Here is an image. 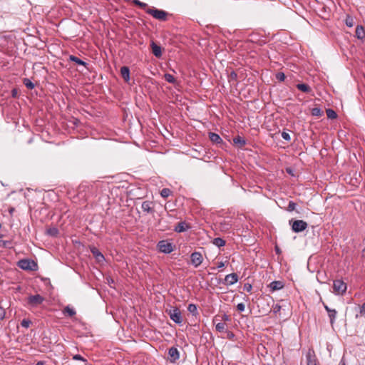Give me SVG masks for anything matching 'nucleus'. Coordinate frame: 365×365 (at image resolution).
Here are the masks:
<instances>
[{
    "mask_svg": "<svg viewBox=\"0 0 365 365\" xmlns=\"http://www.w3.org/2000/svg\"><path fill=\"white\" fill-rule=\"evenodd\" d=\"M146 13L151 15L155 19L162 21H165L168 16L170 15L167 11L156 9L155 7L148 8L146 9Z\"/></svg>",
    "mask_w": 365,
    "mask_h": 365,
    "instance_id": "obj_1",
    "label": "nucleus"
},
{
    "mask_svg": "<svg viewBox=\"0 0 365 365\" xmlns=\"http://www.w3.org/2000/svg\"><path fill=\"white\" fill-rule=\"evenodd\" d=\"M18 267L26 271H35L38 269V264L33 259H22L18 263Z\"/></svg>",
    "mask_w": 365,
    "mask_h": 365,
    "instance_id": "obj_2",
    "label": "nucleus"
},
{
    "mask_svg": "<svg viewBox=\"0 0 365 365\" xmlns=\"http://www.w3.org/2000/svg\"><path fill=\"white\" fill-rule=\"evenodd\" d=\"M294 232L298 233L307 228V223L302 220H290L289 222Z\"/></svg>",
    "mask_w": 365,
    "mask_h": 365,
    "instance_id": "obj_3",
    "label": "nucleus"
},
{
    "mask_svg": "<svg viewBox=\"0 0 365 365\" xmlns=\"http://www.w3.org/2000/svg\"><path fill=\"white\" fill-rule=\"evenodd\" d=\"M174 245L168 240H160L157 244V247L160 252L170 254L174 250Z\"/></svg>",
    "mask_w": 365,
    "mask_h": 365,
    "instance_id": "obj_4",
    "label": "nucleus"
},
{
    "mask_svg": "<svg viewBox=\"0 0 365 365\" xmlns=\"http://www.w3.org/2000/svg\"><path fill=\"white\" fill-rule=\"evenodd\" d=\"M346 284L341 279H335L333 282V292L335 294H343L346 291Z\"/></svg>",
    "mask_w": 365,
    "mask_h": 365,
    "instance_id": "obj_5",
    "label": "nucleus"
},
{
    "mask_svg": "<svg viewBox=\"0 0 365 365\" xmlns=\"http://www.w3.org/2000/svg\"><path fill=\"white\" fill-rule=\"evenodd\" d=\"M166 312L175 323L180 324L182 322L181 312L178 307H173L172 309L166 310Z\"/></svg>",
    "mask_w": 365,
    "mask_h": 365,
    "instance_id": "obj_6",
    "label": "nucleus"
},
{
    "mask_svg": "<svg viewBox=\"0 0 365 365\" xmlns=\"http://www.w3.org/2000/svg\"><path fill=\"white\" fill-rule=\"evenodd\" d=\"M191 264L194 267H198L203 262V257L199 252H194L190 255Z\"/></svg>",
    "mask_w": 365,
    "mask_h": 365,
    "instance_id": "obj_7",
    "label": "nucleus"
},
{
    "mask_svg": "<svg viewBox=\"0 0 365 365\" xmlns=\"http://www.w3.org/2000/svg\"><path fill=\"white\" fill-rule=\"evenodd\" d=\"M44 299L40 294L30 295L28 297L27 302L32 307H36L43 302Z\"/></svg>",
    "mask_w": 365,
    "mask_h": 365,
    "instance_id": "obj_8",
    "label": "nucleus"
},
{
    "mask_svg": "<svg viewBox=\"0 0 365 365\" xmlns=\"http://www.w3.org/2000/svg\"><path fill=\"white\" fill-rule=\"evenodd\" d=\"M168 356L170 362L175 363L180 358V353L178 349L175 346H172L168 349Z\"/></svg>",
    "mask_w": 365,
    "mask_h": 365,
    "instance_id": "obj_9",
    "label": "nucleus"
},
{
    "mask_svg": "<svg viewBox=\"0 0 365 365\" xmlns=\"http://www.w3.org/2000/svg\"><path fill=\"white\" fill-rule=\"evenodd\" d=\"M238 281V275L236 273L229 274L225 276L223 283L227 285H232Z\"/></svg>",
    "mask_w": 365,
    "mask_h": 365,
    "instance_id": "obj_10",
    "label": "nucleus"
},
{
    "mask_svg": "<svg viewBox=\"0 0 365 365\" xmlns=\"http://www.w3.org/2000/svg\"><path fill=\"white\" fill-rule=\"evenodd\" d=\"M307 365H317V360L314 350L309 349L306 355Z\"/></svg>",
    "mask_w": 365,
    "mask_h": 365,
    "instance_id": "obj_11",
    "label": "nucleus"
},
{
    "mask_svg": "<svg viewBox=\"0 0 365 365\" xmlns=\"http://www.w3.org/2000/svg\"><path fill=\"white\" fill-rule=\"evenodd\" d=\"M284 287V283L282 281H273L268 285V288L271 292L280 290Z\"/></svg>",
    "mask_w": 365,
    "mask_h": 365,
    "instance_id": "obj_12",
    "label": "nucleus"
},
{
    "mask_svg": "<svg viewBox=\"0 0 365 365\" xmlns=\"http://www.w3.org/2000/svg\"><path fill=\"white\" fill-rule=\"evenodd\" d=\"M190 228V225L189 224L186 223L185 221H182V222H178L175 225L173 230L176 232L180 233V232H185L187 230H189Z\"/></svg>",
    "mask_w": 365,
    "mask_h": 365,
    "instance_id": "obj_13",
    "label": "nucleus"
},
{
    "mask_svg": "<svg viewBox=\"0 0 365 365\" xmlns=\"http://www.w3.org/2000/svg\"><path fill=\"white\" fill-rule=\"evenodd\" d=\"M151 47V51L152 53L156 57V58H160L162 56V48L161 46L156 44L153 41H151L150 43Z\"/></svg>",
    "mask_w": 365,
    "mask_h": 365,
    "instance_id": "obj_14",
    "label": "nucleus"
},
{
    "mask_svg": "<svg viewBox=\"0 0 365 365\" xmlns=\"http://www.w3.org/2000/svg\"><path fill=\"white\" fill-rule=\"evenodd\" d=\"M90 250L97 262H101L105 260L104 255L96 247H91Z\"/></svg>",
    "mask_w": 365,
    "mask_h": 365,
    "instance_id": "obj_15",
    "label": "nucleus"
},
{
    "mask_svg": "<svg viewBox=\"0 0 365 365\" xmlns=\"http://www.w3.org/2000/svg\"><path fill=\"white\" fill-rule=\"evenodd\" d=\"M120 75L125 82L129 83L130 78V68L128 66H123L120 68Z\"/></svg>",
    "mask_w": 365,
    "mask_h": 365,
    "instance_id": "obj_16",
    "label": "nucleus"
},
{
    "mask_svg": "<svg viewBox=\"0 0 365 365\" xmlns=\"http://www.w3.org/2000/svg\"><path fill=\"white\" fill-rule=\"evenodd\" d=\"M153 202L151 201H144L142 203L141 207L144 212L148 213H153L155 210L153 208Z\"/></svg>",
    "mask_w": 365,
    "mask_h": 365,
    "instance_id": "obj_17",
    "label": "nucleus"
},
{
    "mask_svg": "<svg viewBox=\"0 0 365 365\" xmlns=\"http://www.w3.org/2000/svg\"><path fill=\"white\" fill-rule=\"evenodd\" d=\"M209 138L212 143L215 144H220L222 143V139L220 138V136L218 134L212 132L209 133Z\"/></svg>",
    "mask_w": 365,
    "mask_h": 365,
    "instance_id": "obj_18",
    "label": "nucleus"
},
{
    "mask_svg": "<svg viewBox=\"0 0 365 365\" xmlns=\"http://www.w3.org/2000/svg\"><path fill=\"white\" fill-rule=\"evenodd\" d=\"M356 36L357 38L364 40L365 38V30L362 26L358 25L356 28Z\"/></svg>",
    "mask_w": 365,
    "mask_h": 365,
    "instance_id": "obj_19",
    "label": "nucleus"
},
{
    "mask_svg": "<svg viewBox=\"0 0 365 365\" xmlns=\"http://www.w3.org/2000/svg\"><path fill=\"white\" fill-rule=\"evenodd\" d=\"M233 142L235 145H238L239 148H242L246 145V140L244 138H242L240 135H237L234 138Z\"/></svg>",
    "mask_w": 365,
    "mask_h": 365,
    "instance_id": "obj_20",
    "label": "nucleus"
},
{
    "mask_svg": "<svg viewBox=\"0 0 365 365\" xmlns=\"http://www.w3.org/2000/svg\"><path fill=\"white\" fill-rule=\"evenodd\" d=\"M296 87L297 89H299V91H302L304 93H309L312 91L311 87L308 84H306V83H298L296 86Z\"/></svg>",
    "mask_w": 365,
    "mask_h": 365,
    "instance_id": "obj_21",
    "label": "nucleus"
},
{
    "mask_svg": "<svg viewBox=\"0 0 365 365\" xmlns=\"http://www.w3.org/2000/svg\"><path fill=\"white\" fill-rule=\"evenodd\" d=\"M336 314H337V312L336 309H331V310H328V316L329 317L330 324L331 326H333L335 322Z\"/></svg>",
    "mask_w": 365,
    "mask_h": 365,
    "instance_id": "obj_22",
    "label": "nucleus"
},
{
    "mask_svg": "<svg viewBox=\"0 0 365 365\" xmlns=\"http://www.w3.org/2000/svg\"><path fill=\"white\" fill-rule=\"evenodd\" d=\"M69 59H70L71 61L75 62L78 65L83 66L85 67H86L87 65H88L87 63H86L85 61H83V60L80 59L79 58H78L76 56L71 55L69 56Z\"/></svg>",
    "mask_w": 365,
    "mask_h": 365,
    "instance_id": "obj_23",
    "label": "nucleus"
},
{
    "mask_svg": "<svg viewBox=\"0 0 365 365\" xmlns=\"http://www.w3.org/2000/svg\"><path fill=\"white\" fill-rule=\"evenodd\" d=\"M59 233L58 228L53 227L46 230V234L51 237H57Z\"/></svg>",
    "mask_w": 365,
    "mask_h": 365,
    "instance_id": "obj_24",
    "label": "nucleus"
},
{
    "mask_svg": "<svg viewBox=\"0 0 365 365\" xmlns=\"http://www.w3.org/2000/svg\"><path fill=\"white\" fill-rule=\"evenodd\" d=\"M187 311L190 312L193 316L196 317L199 314L197 307L194 304H190L187 307Z\"/></svg>",
    "mask_w": 365,
    "mask_h": 365,
    "instance_id": "obj_25",
    "label": "nucleus"
},
{
    "mask_svg": "<svg viewBox=\"0 0 365 365\" xmlns=\"http://www.w3.org/2000/svg\"><path fill=\"white\" fill-rule=\"evenodd\" d=\"M213 245L217 247H221L225 245V240L220 237H216L212 241Z\"/></svg>",
    "mask_w": 365,
    "mask_h": 365,
    "instance_id": "obj_26",
    "label": "nucleus"
},
{
    "mask_svg": "<svg viewBox=\"0 0 365 365\" xmlns=\"http://www.w3.org/2000/svg\"><path fill=\"white\" fill-rule=\"evenodd\" d=\"M220 320H222L224 322H227V321L230 320V316H228L226 314H222L221 317L219 315H217L214 317L213 322L215 323L216 321H220Z\"/></svg>",
    "mask_w": 365,
    "mask_h": 365,
    "instance_id": "obj_27",
    "label": "nucleus"
},
{
    "mask_svg": "<svg viewBox=\"0 0 365 365\" xmlns=\"http://www.w3.org/2000/svg\"><path fill=\"white\" fill-rule=\"evenodd\" d=\"M131 3L135 6H139L140 8H141L143 9L146 10L148 8L147 4H145L144 2H141L139 0H131Z\"/></svg>",
    "mask_w": 365,
    "mask_h": 365,
    "instance_id": "obj_28",
    "label": "nucleus"
},
{
    "mask_svg": "<svg viewBox=\"0 0 365 365\" xmlns=\"http://www.w3.org/2000/svg\"><path fill=\"white\" fill-rule=\"evenodd\" d=\"M327 118L329 119H336L337 118L336 113L331 108L327 109L326 110Z\"/></svg>",
    "mask_w": 365,
    "mask_h": 365,
    "instance_id": "obj_29",
    "label": "nucleus"
},
{
    "mask_svg": "<svg viewBox=\"0 0 365 365\" xmlns=\"http://www.w3.org/2000/svg\"><path fill=\"white\" fill-rule=\"evenodd\" d=\"M215 329L218 332H225L227 331L226 324L225 323L219 322L216 324Z\"/></svg>",
    "mask_w": 365,
    "mask_h": 365,
    "instance_id": "obj_30",
    "label": "nucleus"
},
{
    "mask_svg": "<svg viewBox=\"0 0 365 365\" xmlns=\"http://www.w3.org/2000/svg\"><path fill=\"white\" fill-rule=\"evenodd\" d=\"M24 86L29 89H33L35 87L34 83L29 78H24L23 80Z\"/></svg>",
    "mask_w": 365,
    "mask_h": 365,
    "instance_id": "obj_31",
    "label": "nucleus"
},
{
    "mask_svg": "<svg viewBox=\"0 0 365 365\" xmlns=\"http://www.w3.org/2000/svg\"><path fill=\"white\" fill-rule=\"evenodd\" d=\"M164 78L167 82L170 83H175L176 82L175 78L170 73H165L164 75Z\"/></svg>",
    "mask_w": 365,
    "mask_h": 365,
    "instance_id": "obj_32",
    "label": "nucleus"
},
{
    "mask_svg": "<svg viewBox=\"0 0 365 365\" xmlns=\"http://www.w3.org/2000/svg\"><path fill=\"white\" fill-rule=\"evenodd\" d=\"M311 113L313 116L317 117H321L323 115V111L319 108H312Z\"/></svg>",
    "mask_w": 365,
    "mask_h": 365,
    "instance_id": "obj_33",
    "label": "nucleus"
},
{
    "mask_svg": "<svg viewBox=\"0 0 365 365\" xmlns=\"http://www.w3.org/2000/svg\"><path fill=\"white\" fill-rule=\"evenodd\" d=\"M296 207H297V203H295L293 201H289V204H288V206L287 207V210L288 212H292V211L296 210V212L297 213H299V212L296 210Z\"/></svg>",
    "mask_w": 365,
    "mask_h": 365,
    "instance_id": "obj_34",
    "label": "nucleus"
},
{
    "mask_svg": "<svg viewBox=\"0 0 365 365\" xmlns=\"http://www.w3.org/2000/svg\"><path fill=\"white\" fill-rule=\"evenodd\" d=\"M172 194V191L169 188H163L160 191V195L163 198L168 197Z\"/></svg>",
    "mask_w": 365,
    "mask_h": 365,
    "instance_id": "obj_35",
    "label": "nucleus"
},
{
    "mask_svg": "<svg viewBox=\"0 0 365 365\" xmlns=\"http://www.w3.org/2000/svg\"><path fill=\"white\" fill-rule=\"evenodd\" d=\"M237 73L232 71L229 75H228V81L230 83L234 81V82H237Z\"/></svg>",
    "mask_w": 365,
    "mask_h": 365,
    "instance_id": "obj_36",
    "label": "nucleus"
},
{
    "mask_svg": "<svg viewBox=\"0 0 365 365\" xmlns=\"http://www.w3.org/2000/svg\"><path fill=\"white\" fill-rule=\"evenodd\" d=\"M63 313L67 314L70 317H73L76 314V311L67 306L64 308Z\"/></svg>",
    "mask_w": 365,
    "mask_h": 365,
    "instance_id": "obj_37",
    "label": "nucleus"
},
{
    "mask_svg": "<svg viewBox=\"0 0 365 365\" xmlns=\"http://www.w3.org/2000/svg\"><path fill=\"white\" fill-rule=\"evenodd\" d=\"M31 324V321L28 319H24L21 322V327L24 328H29Z\"/></svg>",
    "mask_w": 365,
    "mask_h": 365,
    "instance_id": "obj_38",
    "label": "nucleus"
},
{
    "mask_svg": "<svg viewBox=\"0 0 365 365\" xmlns=\"http://www.w3.org/2000/svg\"><path fill=\"white\" fill-rule=\"evenodd\" d=\"M275 77L280 82L284 81L286 78L285 74L283 72L277 73Z\"/></svg>",
    "mask_w": 365,
    "mask_h": 365,
    "instance_id": "obj_39",
    "label": "nucleus"
},
{
    "mask_svg": "<svg viewBox=\"0 0 365 365\" xmlns=\"http://www.w3.org/2000/svg\"><path fill=\"white\" fill-rule=\"evenodd\" d=\"M345 22H346V25L348 27H352L354 26V20L350 16L346 17Z\"/></svg>",
    "mask_w": 365,
    "mask_h": 365,
    "instance_id": "obj_40",
    "label": "nucleus"
},
{
    "mask_svg": "<svg viewBox=\"0 0 365 365\" xmlns=\"http://www.w3.org/2000/svg\"><path fill=\"white\" fill-rule=\"evenodd\" d=\"M282 137L284 140H285L287 141H290V140H291L290 135L288 133L284 132V131L282 133Z\"/></svg>",
    "mask_w": 365,
    "mask_h": 365,
    "instance_id": "obj_41",
    "label": "nucleus"
},
{
    "mask_svg": "<svg viewBox=\"0 0 365 365\" xmlns=\"http://www.w3.org/2000/svg\"><path fill=\"white\" fill-rule=\"evenodd\" d=\"M73 359L86 361V359L81 356L80 354H76L73 356Z\"/></svg>",
    "mask_w": 365,
    "mask_h": 365,
    "instance_id": "obj_42",
    "label": "nucleus"
},
{
    "mask_svg": "<svg viewBox=\"0 0 365 365\" xmlns=\"http://www.w3.org/2000/svg\"><path fill=\"white\" fill-rule=\"evenodd\" d=\"M245 304L243 303H239L237 305V309L239 312H243V311H245Z\"/></svg>",
    "mask_w": 365,
    "mask_h": 365,
    "instance_id": "obj_43",
    "label": "nucleus"
},
{
    "mask_svg": "<svg viewBox=\"0 0 365 365\" xmlns=\"http://www.w3.org/2000/svg\"><path fill=\"white\" fill-rule=\"evenodd\" d=\"M17 93H18L17 88H13L11 90V97L16 98L17 96Z\"/></svg>",
    "mask_w": 365,
    "mask_h": 365,
    "instance_id": "obj_44",
    "label": "nucleus"
},
{
    "mask_svg": "<svg viewBox=\"0 0 365 365\" xmlns=\"http://www.w3.org/2000/svg\"><path fill=\"white\" fill-rule=\"evenodd\" d=\"M226 332L227 334V338L228 339H232L235 337V334H234V333L232 331H227Z\"/></svg>",
    "mask_w": 365,
    "mask_h": 365,
    "instance_id": "obj_45",
    "label": "nucleus"
},
{
    "mask_svg": "<svg viewBox=\"0 0 365 365\" xmlns=\"http://www.w3.org/2000/svg\"><path fill=\"white\" fill-rule=\"evenodd\" d=\"M280 309H281V306L279 304H276L273 308V311L274 313L279 312L280 311Z\"/></svg>",
    "mask_w": 365,
    "mask_h": 365,
    "instance_id": "obj_46",
    "label": "nucleus"
},
{
    "mask_svg": "<svg viewBox=\"0 0 365 365\" xmlns=\"http://www.w3.org/2000/svg\"><path fill=\"white\" fill-rule=\"evenodd\" d=\"M9 96H10V94H9V93H8V92H7V91H4V93H1V101L4 99V98H3V97H4V98H8Z\"/></svg>",
    "mask_w": 365,
    "mask_h": 365,
    "instance_id": "obj_47",
    "label": "nucleus"
},
{
    "mask_svg": "<svg viewBox=\"0 0 365 365\" xmlns=\"http://www.w3.org/2000/svg\"><path fill=\"white\" fill-rule=\"evenodd\" d=\"M244 289L247 292H250L252 289V285L250 284H245L244 286Z\"/></svg>",
    "mask_w": 365,
    "mask_h": 365,
    "instance_id": "obj_48",
    "label": "nucleus"
},
{
    "mask_svg": "<svg viewBox=\"0 0 365 365\" xmlns=\"http://www.w3.org/2000/svg\"><path fill=\"white\" fill-rule=\"evenodd\" d=\"M360 313L363 315H365V302L362 304L360 308Z\"/></svg>",
    "mask_w": 365,
    "mask_h": 365,
    "instance_id": "obj_49",
    "label": "nucleus"
},
{
    "mask_svg": "<svg viewBox=\"0 0 365 365\" xmlns=\"http://www.w3.org/2000/svg\"><path fill=\"white\" fill-rule=\"evenodd\" d=\"M9 245H10L9 242L1 240V246L4 247H9Z\"/></svg>",
    "mask_w": 365,
    "mask_h": 365,
    "instance_id": "obj_50",
    "label": "nucleus"
},
{
    "mask_svg": "<svg viewBox=\"0 0 365 365\" xmlns=\"http://www.w3.org/2000/svg\"><path fill=\"white\" fill-rule=\"evenodd\" d=\"M274 250H275L276 254H277V255H280L281 254L282 251H281L280 248L278 246H276Z\"/></svg>",
    "mask_w": 365,
    "mask_h": 365,
    "instance_id": "obj_51",
    "label": "nucleus"
},
{
    "mask_svg": "<svg viewBox=\"0 0 365 365\" xmlns=\"http://www.w3.org/2000/svg\"><path fill=\"white\" fill-rule=\"evenodd\" d=\"M224 267H225V262H218V264H217V267L218 268H222Z\"/></svg>",
    "mask_w": 365,
    "mask_h": 365,
    "instance_id": "obj_52",
    "label": "nucleus"
},
{
    "mask_svg": "<svg viewBox=\"0 0 365 365\" xmlns=\"http://www.w3.org/2000/svg\"><path fill=\"white\" fill-rule=\"evenodd\" d=\"M323 306L324 307V309H326V311L328 312V310H331V309L330 307H329L324 302H323Z\"/></svg>",
    "mask_w": 365,
    "mask_h": 365,
    "instance_id": "obj_53",
    "label": "nucleus"
},
{
    "mask_svg": "<svg viewBox=\"0 0 365 365\" xmlns=\"http://www.w3.org/2000/svg\"><path fill=\"white\" fill-rule=\"evenodd\" d=\"M340 365H346L344 361V357L341 359V360L340 361Z\"/></svg>",
    "mask_w": 365,
    "mask_h": 365,
    "instance_id": "obj_54",
    "label": "nucleus"
},
{
    "mask_svg": "<svg viewBox=\"0 0 365 365\" xmlns=\"http://www.w3.org/2000/svg\"><path fill=\"white\" fill-rule=\"evenodd\" d=\"M43 364H44V362H43V361H38V362L36 363V365H43Z\"/></svg>",
    "mask_w": 365,
    "mask_h": 365,
    "instance_id": "obj_55",
    "label": "nucleus"
},
{
    "mask_svg": "<svg viewBox=\"0 0 365 365\" xmlns=\"http://www.w3.org/2000/svg\"><path fill=\"white\" fill-rule=\"evenodd\" d=\"M361 255H362L363 257H365V248L363 249L362 252H361Z\"/></svg>",
    "mask_w": 365,
    "mask_h": 365,
    "instance_id": "obj_56",
    "label": "nucleus"
},
{
    "mask_svg": "<svg viewBox=\"0 0 365 365\" xmlns=\"http://www.w3.org/2000/svg\"><path fill=\"white\" fill-rule=\"evenodd\" d=\"M14 210V208H11V209L9 210V212L11 213Z\"/></svg>",
    "mask_w": 365,
    "mask_h": 365,
    "instance_id": "obj_57",
    "label": "nucleus"
},
{
    "mask_svg": "<svg viewBox=\"0 0 365 365\" xmlns=\"http://www.w3.org/2000/svg\"><path fill=\"white\" fill-rule=\"evenodd\" d=\"M287 173H291V170H290L287 169Z\"/></svg>",
    "mask_w": 365,
    "mask_h": 365,
    "instance_id": "obj_58",
    "label": "nucleus"
},
{
    "mask_svg": "<svg viewBox=\"0 0 365 365\" xmlns=\"http://www.w3.org/2000/svg\"><path fill=\"white\" fill-rule=\"evenodd\" d=\"M3 63V62L1 61V63ZM3 66H5V63H4V64H3V65L1 64V67H3Z\"/></svg>",
    "mask_w": 365,
    "mask_h": 365,
    "instance_id": "obj_59",
    "label": "nucleus"
},
{
    "mask_svg": "<svg viewBox=\"0 0 365 365\" xmlns=\"http://www.w3.org/2000/svg\"><path fill=\"white\" fill-rule=\"evenodd\" d=\"M4 317V314L3 316L1 317V319H2Z\"/></svg>",
    "mask_w": 365,
    "mask_h": 365,
    "instance_id": "obj_60",
    "label": "nucleus"
}]
</instances>
